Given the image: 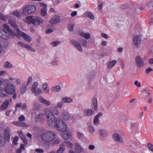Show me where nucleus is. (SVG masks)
<instances>
[{"label":"nucleus","mask_w":153,"mask_h":153,"mask_svg":"<svg viewBox=\"0 0 153 153\" xmlns=\"http://www.w3.org/2000/svg\"><path fill=\"white\" fill-rule=\"evenodd\" d=\"M42 140L45 143L48 144L52 143L54 146L60 143L59 138H56V133L52 131H48L43 132L41 135Z\"/></svg>","instance_id":"nucleus-1"},{"label":"nucleus","mask_w":153,"mask_h":153,"mask_svg":"<svg viewBox=\"0 0 153 153\" xmlns=\"http://www.w3.org/2000/svg\"><path fill=\"white\" fill-rule=\"evenodd\" d=\"M44 112L46 116V121L48 125H52L53 121L55 120L54 115H57L59 113V111L57 108H54L51 111L49 108H45Z\"/></svg>","instance_id":"nucleus-2"},{"label":"nucleus","mask_w":153,"mask_h":153,"mask_svg":"<svg viewBox=\"0 0 153 153\" xmlns=\"http://www.w3.org/2000/svg\"><path fill=\"white\" fill-rule=\"evenodd\" d=\"M52 125H48L50 127L54 126L59 131L65 132L67 129V126L63 121L59 118H57L53 121Z\"/></svg>","instance_id":"nucleus-3"},{"label":"nucleus","mask_w":153,"mask_h":153,"mask_svg":"<svg viewBox=\"0 0 153 153\" xmlns=\"http://www.w3.org/2000/svg\"><path fill=\"white\" fill-rule=\"evenodd\" d=\"M80 42H81V45L78 42L73 39L71 40L70 43L79 51L82 52V49L81 46L82 47H86L87 45V41L85 39H82L80 40Z\"/></svg>","instance_id":"nucleus-4"},{"label":"nucleus","mask_w":153,"mask_h":153,"mask_svg":"<svg viewBox=\"0 0 153 153\" xmlns=\"http://www.w3.org/2000/svg\"><path fill=\"white\" fill-rule=\"evenodd\" d=\"M10 129L7 128L4 129V135L0 136V145H4L6 142H8L10 140Z\"/></svg>","instance_id":"nucleus-5"},{"label":"nucleus","mask_w":153,"mask_h":153,"mask_svg":"<svg viewBox=\"0 0 153 153\" xmlns=\"http://www.w3.org/2000/svg\"><path fill=\"white\" fill-rule=\"evenodd\" d=\"M5 90L6 93L8 94H12L15 92V86L11 83L7 84L6 86Z\"/></svg>","instance_id":"nucleus-6"},{"label":"nucleus","mask_w":153,"mask_h":153,"mask_svg":"<svg viewBox=\"0 0 153 153\" xmlns=\"http://www.w3.org/2000/svg\"><path fill=\"white\" fill-rule=\"evenodd\" d=\"M136 63L139 67H143L145 65L144 60L140 56H138L135 58Z\"/></svg>","instance_id":"nucleus-7"},{"label":"nucleus","mask_w":153,"mask_h":153,"mask_svg":"<svg viewBox=\"0 0 153 153\" xmlns=\"http://www.w3.org/2000/svg\"><path fill=\"white\" fill-rule=\"evenodd\" d=\"M0 37L3 39L7 40L9 39L10 36L4 28H0Z\"/></svg>","instance_id":"nucleus-8"},{"label":"nucleus","mask_w":153,"mask_h":153,"mask_svg":"<svg viewBox=\"0 0 153 153\" xmlns=\"http://www.w3.org/2000/svg\"><path fill=\"white\" fill-rule=\"evenodd\" d=\"M17 44L20 47H24L25 48H26L31 52H35L36 51L35 49L33 48L32 47L29 46L28 45L25 44L23 42L21 41L18 42H17Z\"/></svg>","instance_id":"nucleus-9"},{"label":"nucleus","mask_w":153,"mask_h":153,"mask_svg":"<svg viewBox=\"0 0 153 153\" xmlns=\"http://www.w3.org/2000/svg\"><path fill=\"white\" fill-rule=\"evenodd\" d=\"M43 22V19L40 17L36 16L33 18V24L37 26L42 24Z\"/></svg>","instance_id":"nucleus-10"},{"label":"nucleus","mask_w":153,"mask_h":153,"mask_svg":"<svg viewBox=\"0 0 153 153\" xmlns=\"http://www.w3.org/2000/svg\"><path fill=\"white\" fill-rule=\"evenodd\" d=\"M112 138L113 140L116 142L120 143L123 142V140L121 136L118 134H114L113 135Z\"/></svg>","instance_id":"nucleus-11"},{"label":"nucleus","mask_w":153,"mask_h":153,"mask_svg":"<svg viewBox=\"0 0 153 153\" xmlns=\"http://www.w3.org/2000/svg\"><path fill=\"white\" fill-rule=\"evenodd\" d=\"M61 117L65 121L68 120L70 118V116L68 112L65 111H62L61 112Z\"/></svg>","instance_id":"nucleus-12"},{"label":"nucleus","mask_w":153,"mask_h":153,"mask_svg":"<svg viewBox=\"0 0 153 153\" xmlns=\"http://www.w3.org/2000/svg\"><path fill=\"white\" fill-rule=\"evenodd\" d=\"M141 38L139 35H136L133 38V43L134 45L138 46L141 43Z\"/></svg>","instance_id":"nucleus-13"},{"label":"nucleus","mask_w":153,"mask_h":153,"mask_svg":"<svg viewBox=\"0 0 153 153\" xmlns=\"http://www.w3.org/2000/svg\"><path fill=\"white\" fill-rule=\"evenodd\" d=\"M94 112L91 109H85L84 111V115L86 117H90L92 115Z\"/></svg>","instance_id":"nucleus-14"},{"label":"nucleus","mask_w":153,"mask_h":153,"mask_svg":"<svg viewBox=\"0 0 153 153\" xmlns=\"http://www.w3.org/2000/svg\"><path fill=\"white\" fill-rule=\"evenodd\" d=\"M60 20V17L59 16H55L53 17L51 19L50 22L52 24H55L59 23Z\"/></svg>","instance_id":"nucleus-15"},{"label":"nucleus","mask_w":153,"mask_h":153,"mask_svg":"<svg viewBox=\"0 0 153 153\" xmlns=\"http://www.w3.org/2000/svg\"><path fill=\"white\" fill-rule=\"evenodd\" d=\"M3 27L5 29V31L7 33H8L10 36L13 34V32L12 30L10 28L9 26L5 24L3 25Z\"/></svg>","instance_id":"nucleus-16"},{"label":"nucleus","mask_w":153,"mask_h":153,"mask_svg":"<svg viewBox=\"0 0 153 153\" xmlns=\"http://www.w3.org/2000/svg\"><path fill=\"white\" fill-rule=\"evenodd\" d=\"M38 99L39 101L41 102L44 104L46 105L49 106L51 105V102L50 101L44 99L42 97H39Z\"/></svg>","instance_id":"nucleus-17"},{"label":"nucleus","mask_w":153,"mask_h":153,"mask_svg":"<svg viewBox=\"0 0 153 153\" xmlns=\"http://www.w3.org/2000/svg\"><path fill=\"white\" fill-rule=\"evenodd\" d=\"M102 113H99L95 116L93 121V123L95 125H97L99 123V118L100 117L102 116Z\"/></svg>","instance_id":"nucleus-18"},{"label":"nucleus","mask_w":153,"mask_h":153,"mask_svg":"<svg viewBox=\"0 0 153 153\" xmlns=\"http://www.w3.org/2000/svg\"><path fill=\"white\" fill-rule=\"evenodd\" d=\"M79 35L83 37L86 39H88L91 37V35L89 33H85L81 32L79 33Z\"/></svg>","instance_id":"nucleus-19"},{"label":"nucleus","mask_w":153,"mask_h":153,"mask_svg":"<svg viewBox=\"0 0 153 153\" xmlns=\"http://www.w3.org/2000/svg\"><path fill=\"white\" fill-rule=\"evenodd\" d=\"M74 146L76 152L80 153L82 151V148L78 143H75L74 144Z\"/></svg>","instance_id":"nucleus-20"},{"label":"nucleus","mask_w":153,"mask_h":153,"mask_svg":"<svg viewBox=\"0 0 153 153\" xmlns=\"http://www.w3.org/2000/svg\"><path fill=\"white\" fill-rule=\"evenodd\" d=\"M33 16H28L26 17L25 21V22L29 24H33Z\"/></svg>","instance_id":"nucleus-21"},{"label":"nucleus","mask_w":153,"mask_h":153,"mask_svg":"<svg viewBox=\"0 0 153 153\" xmlns=\"http://www.w3.org/2000/svg\"><path fill=\"white\" fill-rule=\"evenodd\" d=\"M131 126L134 131L137 132H139V125L137 123H131Z\"/></svg>","instance_id":"nucleus-22"},{"label":"nucleus","mask_w":153,"mask_h":153,"mask_svg":"<svg viewBox=\"0 0 153 153\" xmlns=\"http://www.w3.org/2000/svg\"><path fill=\"white\" fill-rule=\"evenodd\" d=\"M27 6L29 10L28 12H29L30 14L34 13L36 10V7L34 5H28Z\"/></svg>","instance_id":"nucleus-23"},{"label":"nucleus","mask_w":153,"mask_h":153,"mask_svg":"<svg viewBox=\"0 0 153 153\" xmlns=\"http://www.w3.org/2000/svg\"><path fill=\"white\" fill-rule=\"evenodd\" d=\"M9 104V102L8 101H6L2 104L1 106L0 109L2 110L7 109Z\"/></svg>","instance_id":"nucleus-24"},{"label":"nucleus","mask_w":153,"mask_h":153,"mask_svg":"<svg viewBox=\"0 0 153 153\" xmlns=\"http://www.w3.org/2000/svg\"><path fill=\"white\" fill-rule=\"evenodd\" d=\"M150 97V93L146 90H144L143 92V97L146 99Z\"/></svg>","instance_id":"nucleus-25"},{"label":"nucleus","mask_w":153,"mask_h":153,"mask_svg":"<svg viewBox=\"0 0 153 153\" xmlns=\"http://www.w3.org/2000/svg\"><path fill=\"white\" fill-rule=\"evenodd\" d=\"M65 149L64 144H62L60 145L59 149L56 151L57 153H62Z\"/></svg>","instance_id":"nucleus-26"},{"label":"nucleus","mask_w":153,"mask_h":153,"mask_svg":"<svg viewBox=\"0 0 153 153\" xmlns=\"http://www.w3.org/2000/svg\"><path fill=\"white\" fill-rule=\"evenodd\" d=\"M62 144H64L65 146V145L67 147L70 149L72 148L73 146V144L71 142L65 141Z\"/></svg>","instance_id":"nucleus-27"},{"label":"nucleus","mask_w":153,"mask_h":153,"mask_svg":"<svg viewBox=\"0 0 153 153\" xmlns=\"http://www.w3.org/2000/svg\"><path fill=\"white\" fill-rule=\"evenodd\" d=\"M84 17H88L89 18L92 19H94V17L93 15L90 12H86L84 15Z\"/></svg>","instance_id":"nucleus-28"},{"label":"nucleus","mask_w":153,"mask_h":153,"mask_svg":"<svg viewBox=\"0 0 153 153\" xmlns=\"http://www.w3.org/2000/svg\"><path fill=\"white\" fill-rule=\"evenodd\" d=\"M117 63V61L113 60L109 62L108 65V68H111L113 67Z\"/></svg>","instance_id":"nucleus-29"},{"label":"nucleus","mask_w":153,"mask_h":153,"mask_svg":"<svg viewBox=\"0 0 153 153\" xmlns=\"http://www.w3.org/2000/svg\"><path fill=\"white\" fill-rule=\"evenodd\" d=\"M29 10H28L27 6H25L24 7L23 9V11L22 13V15H28L30 14L29 12H28Z\"/></svg>","instance_id":"nucleus-30"},{"label":"nucleus","mask_w":153,"mask_h":153,"mask_svg":"<svg viewBox=\"0 0 153 153\" xmlns=\"http://www.w3.org/2000/svg\"><path fill=\"white\" fill-rule=\"evenodd\" d=\"M71 136V132L66 133L62 135V137L65 140H68L70 138Z\"/></svg>","instance_id":"nucleus-31"},{"label":"nucleus","mask_w":153,"mask_h":153,"mask_svg":"<svg viewBox=\"0 0 153 153\" xmlns=\"http://www.w3.org/2000/svg\"><path fill=\"white\" fill-rule=\"evenodd\" d=\"M32 93L34 94L35 95L37 96L42 94L43 91L41 89L38 88L36 89L35 91L32 92Z\"/></svg>","instance_id":"nucleus-32"},{"label":"nucleus","mask_w":153,"mask_h":153,"mask_svg":"<svg viewBox=\"0 0 153 153\" xmlns=\"http://www.w3.org/2000/svg\"><path fill=\"white\" fill-rule=\"evenodd\" d=\"M9 22L10 25L12 26L14 28L16 29L18 27L16 24L15 22L13 21L11 19H9Z\"/></svg>","instance_id":"nucleus-33"},{"label":"nucleus","mask_w":153,"mask_h":153,"mask_svg":"<svg viewBox=\"0 0 153 153\" xmlns=\"http://www.w3.org/2000/svg\"><path fill=\"white\" fill-rule=\"evenodd\" d=\"M4 67L7 69H11L13 67L12 65L8 62H6L4 64Z\"/></svg>","instance_id":"nucleus-34"},{"label":"nucleus","mask_w":153,"mask_h":153,"mask_svg":"<svg viewBox=\"0 0 153 153\" xmlns=\"http://www.w3.org/2000/svg\"><path fill=\"white\" fill-rule=\"evenodd\" d=\"M23 37L24 39L27 42H30L32 40L31 37L29 36L26 33L23 36Z\"/></svg>","instance_id":"nucleus-35"},{"label":"nucleus","mask_w":153,"mask_h":153,"mask_svg":"<svg viewBox=\"0 0 153 153\" xmlns=\"http://www.w3.org/2000/svg\"><path fill=\"white\" fill-rule=\"evenodd\" d=\"M63 101L65 103H69L72 102L73 100L70 97H64L62 99Z\"/></svg>","instance_id":"nucleus-36"},{"label":"nucleus","mask_w":153,"mask_h":153,"mask_svg":"<svg viewBox=\"0 0 153 153\" xmlns=\"http://www.w3.org/2000/svg\"><path fill=\"white\" fill-rule=\"evenodd\" d=\"M93 104L94 106V109L95 111H96L97 108V99L94 97L93 99Z\"/></svg>","instance_id":"nucleus-37"},{"label":"nucleus","mask_w":153,"mask_h":153,"mask_svg":"<svg viewBox=\"0 0 153 153\" xmlns=\"http://www.w3.org/2000/svg\"><path fill=\"white\" fill-rule=\"evenodd\" d=\"M61 90L60 87L58 85L53 87L52 88V90L54 92H56L59 91Z\"/></svg>","instance_id":"nucleus-38"},{"label":"nucleus","mask_w":153,"mask_h":153,"mask_svg":"<svg viewBox=\"0 0 153 153\" xmlns=\"http://www.w3.org/2000/svg\"><path fill=\"white\" fill-rule=\"evenodd\" d=\"M16 30L17 33L18 35L21 37H23V36L25 34V33L22 31L18 28L16 29Z\"/></svg>","instance_id":"nucleus-39"},{"label":"nucleus","mask_w":153,"mask_h":153,"mask_svg":"<svg viewBox=\"0 0 153 153\" xmlns=\"http://www.w3.org/2000/svg\"><path fill=\"white\" fill-rule=\"evenodd\" d=\"M60 44V42L59 41H55L51 42V45L54 47H55L59 45Z\"/></svg>","instance_id":"nucleus-40"},{"label":"nucleus","mask_w":153,"mask_h":153,"mask_svg":"<svg viewBox=\"0 0 153 153\" xmlns=\"http://www.w3.org/2000/svg\"><path fill=\"white\" fill-rule=\"evenodd\" d=\"M38 85V83L37 82H34L31 87V91L32 92H33L35 90Z\"/></svg>","instance_id":"nucleus-41"},{"label":"nucleus","mask_w":153,"mask_h":153,"mask_svg":"<svg viewBox=\"0 0 153 153\" xmlns=\"http://www.w3.org/2000/svg\"><path fill=\"white\" fill-rule=\"evenodd\" d=\"M27 86L26 85H23L20 89L21 92L22 94H24L26 92Z\"/></svg>","instance_id":"nucleus-42"},{"label":"nucleus","mask_w":153,"mask_h":153,"mask_svg":"<svg viewBox=\"0 0 153 153\" xmlns=\"http://www.w3.org/2000/svg\"><path fill=\"white\" fill-rule=\"evenodd\" d=\"M100 134L103 137H106L108 135V132L104 130H100Z\"/></svg>","instance_id":"nucleus-43"},{"label":"nucleus","mask_w":153,"mask_h":153,"mask_svg":"<svg viewBox=\"0 0 153 153\" xmlns=\"http://www.w3.org/2000/svg\"><path fill=\"white\" fill-rule=\"evenodd\" d=\"M47 7L43 8L41 9V15L42 16H45L47 14Z\"/></svg>","instance_id":"nucleus-44"},{"label":"nucleus","mask_w":153,"mask_h":153,"mask_svg":"<svg viewBox=\"0 0 153 153\" xmlns=\"http://www.w3.org/2000/svg\"><path fill=\"white\" fill-rule=\"evenodd\" d=\"M7 18H9L7 16L4 15L1 13L0 14V19L5 21Z\"/></svg>","instance_id":"nucleus-45"},{"label":"nucleus","mask_w":153,"mask_h":153,"mask_svg":"<svg viewBox=\"0 0 153 153\" xmlns=\"http://www.w3.org/2000/svg\"><path fill=\"white\" fill-rule=\"evenodd\" d=\"M23 149H25L24 145L23 144H22L20 145V147L16 150V153H21L22 150Z\"/></svg>","instance_id":"nucleus-46"},{"label":"nucleus","mask_w":153,"mask_h":153,"mask_svg":"<svg viewBox=\"0 0 153 153\" xmlns=\"http://www.w3.org/2000/svg\"><path fill=\"white\" fill-rule=\"evenodd\" d=\"M88 129L90 132L93 134L95 131L94 127L92 126H90L88 127Z\"/></svg>","instance_id":"nucleus-47"},{"label":"nucleus","mask_w":153,"mask_h":153,"mask_svg":"<svg viewBox=\"0 0 153 153\" xmlns=\"http://www.w3.org/2000/svg\"><path fill=\"white\" fill-rule=\"evenodd\" d=\"M63 102H58L56 106V108H61L63 106Z\"/></svg>","instance_id":"nucleus-48"},{"label":"nucleus","mask_w":153,"mask_h":153,"mask_svg":"<svg viewBox=\"0 0 153 153\" xmlns=\"http://www.w3.org/2000/svg\"><path fill=\"white\" fill-rule=\"evenodd\" d=\"M12 14L14 15L17 16V17H20V13L19 12L17 11H16L13 12Z\"/></svg>","instance_id":"nucleus-49"},{"label":"nucleus","mask_w":153,"mask_h":153,"mask_svg":"<svg viewBox=\"0 0 153 153\" xmlns=\"http://www.w3.org/2000/svg\"><path fill=\"white\" fill-rule=\"evenodd\" d=\"M20 122L24 121L25 120V118L24 116L21 115L18 118Z\"/></svg>","instance_id":"nucleus-50"},{"label":"nucleus","mask_w":153,"mask_h":153,"mask_svg":"<svg viewBox=\"0 0 153 153\" xmlns=\"http://www.w3.org/2000/svg\"><path fill=\"white\" fill-rule=\"evenodd\" d=\"M19 139V137L18 136H15L13 140V142L16 145L17 144V141Z\"/></svg>","instance_id":"nucleus-51"},{"label":"nucleus","mask_w":153,"mask_h":153,"mask_svg":"<svg viewBox=\"0 0 153 153\" xmlns=\"http://www.w3.org/2000/svg\"><path fill=\"white\" fill-rule=\"evenodd\" d=\"M77 136L78 138L80 139L83 136V134L79 131H77Z\"/></svg>","instance_id":"nucleus-52"},{"label":"nucleus","mask_w":153,"mask_h":153,"mask_svg":"<svg viewBox=\"0 0 153 153\" xmlns=\"http://www.w3.org/2000/svg\"><path fill=\"white\" fill-rule=\"evenodd\" d=\"M74 26L73 25H70L68 26V29L70 31H73V30Z\"/></svg>","instance_id":"nucleus-53"},{"label":"nucleus","mask_w":153,"mask_h":153,"mask_svg":"<svg viewBox=\"0 0 153 153\" xmlns=\"http://www.w3.org/2000/svg\"><path fill=\"white\" fill-rule=\"evenodd\" d=\"M44 116L43 114H40L37 115L36 117V118L37 120H38L39 119L41 118V117H43Z\"/></svg>","instance_id":"nucleus-54"},{"label":"nucleus","mask_w":153,"mask_h":153,"mask_svg":"<svg viewBox=\"0 0 153 153\" xmlns=\"http://www.w3.org/2000/svg\"><path fill=\"white\" fill-rule=\"evenodd\" d=\"M44 92L47 94H50V91L49 88L43 89Z\"/></svg>","instance_id":"nucleus-55"},{"label":"nucleus","mask_w":153,"mask_h":153,"mask_svg":"<svg viewBox=\"0 0 153 153\" xmlns=\"http://www.w3.org/2000/svg\"><path fill=\"white\" fill-rule=\"evenodd\" d=\"M32 81V78L31 76H30L28 77L27 81V84L26 85H28L29 83Z\"/></svg>","instance_id":"nucleus-56"},{"label":"nucleus","mask_w":153,"mask_h":153,"mask_svg":"<svg viewBox=\"0 0 153 153\" xmlns=\"http://www.w3.org/2000/svg\"><path fill=\"white\" fill-rule=\"evenodd\" d=\"M35 151L36 152L39 153H42L44 152V150L43 149H36Z\"/></svg>","instance_id":"nucleus-57"},{"label":"nucleus","mask_w":153,"mask_h":153,"mask_svg":"<svg viewBox=\"0 0 153 153\" xmlns=\"http://www.w3.org/2000/svg\"><path fill=\"white\" fill-rule=\"evenodd\" d=\"M152 71L153 70L151 68H149L146 70V72L147 74H148Z\"/></svg>","instance_id":"nucleus-58"},{"label":"nucleus","mask_w":153,"mask_h":153,"mask_svg":"<svg viewBox=\"0 0 153 153\" xmlns=\"http://www.w3.org/2000/svg\"><path fill=\"white\" fill-rule=\"evenodd\" d=\"M148 146L149 149L153 152V145L150 143H149Z\"/></svg>","instance_id":"nucleus-59"},{"label":"nucleus","mask_w":153,"mask_h":153,"mask_svg":"<svg viewBox=\"0 0 153 153\" xmlns=\"http://www.w3.org/2000/svg\"><path fill=\"white\" fill-rule=\"evenodd\" d=\"M135 85L137 87H140L141 86L140 83L138 82V81H136L134 83Z\"/></svg>","instance_id":"nucleus-60"},{"label":"nucleus","mask_w":153,"mask_h":153,"mask_svg":"<svg viewBox=\"0 0 153 153\" xmlns=\"http://www.w3.org/2000/svg\"><path fill=\"white\" fill-rule=\"evenodd\" d=\"M26 124L25 123H19V126L20 127L27 126Z\"/></svg>","instance_id":"nucleus-61"},{"label":"nucleus","mask_w":153,"mask_h":153,"mask_svg":"<svg viewBox=\"0 0 153 153\" xmlns=\"http://www.w3.org/2000/svg\"><path fill=\"white\" fill-rule=\"evenodd\" d=\"M27 105L26 103H24L22 105H21V109L24 110L26 108Z\"/></svg>","instance_id":"nucleus-62"},{"label":"nucleus","mask_w":153,"mask_h":153,"mask_svg":"<svg viewBox=\"0 0 153 153\" xmlns=\"http://www.w3.org/2000/svg\"><path fill=\"white\" fill-rule=\"evenodd\" d=\"M39 107V103L37 102H35L33 106V108L35 109H37Z\"/></svg>","instance_id":"nucleus-63"},{"label":"nucleus","mask_w":153,"mask_h":153,"mask_svg":"<svg viewBox=\"0 0 153 153\" xmlns=\"http://www.w3.org/2000/svg\"><path fill=\"white\" fill-rule=\"evenodd\" d=\"M48 88V84L47 83H45L42 85V89H44L45 88Z\"/></svg>","instance_id":"nucleus-64"}]
</instances>
